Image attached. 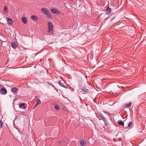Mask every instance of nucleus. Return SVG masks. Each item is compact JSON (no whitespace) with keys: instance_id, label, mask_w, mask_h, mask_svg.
<instances>
[{"instance_id":"aec40b11","label":"nucleus","mask_w":146,"mask_h":146,"mask_svg":"<svg viewBox=\"0 0 146 146\" xmlns=\"http://www.w3.org/2000/svg\"><path fill=\"white\" fill-rule=\"evenodd\" d=\"M132 123H133L132 122H129L128 123V127H131V126L132 125Z\"/></svg>"},{"instance_id":"0eeeda50","label":"nucleus","mask_w":146,"mask_h":146,"mask_svg":"<svg viewBox=\"0 0 146 146\" xmlns=\"http://www.w3.org/2000/svg\"><path fill=\"white\" fill-rule=\"evenodd\" d=\"M7 22L8 25H13L12 19L11 18H8L7 20Z\"/></svg>"},{"instance_id":"412c9836","label":"nucleus","mask_w":146,"mask_h":146,"mask_svg":"<svg viewBox=\"0 0 146 146\" xmlns=\"http://www.w3.org/2000/svg\"><path fill=\"white\" fill-rule=\"evenodd\" d=\"M25 104L21 103L19 105V108H22V107L24 106H25Z\"/></svg>"},{"instance_id":"20e7f679","label":"nucleus","mask_w":146,"mask_h":146,"mask_svg":"<svg viewBox=\"0 0 146 146\" xmlns=\"http://www.w3.org/2000/svg\"><path fill=\"white\" fill-rule=\"evenodd\" d=\"M11 45L13 48L15 49L17 47L18 44L17 42H15L11 43Z\"/></svg>"},{"instance_id":"f03ea898","label":"nucleus","mask_w":146,"mask_h":146,"mask_svg":"<svg viewBox=\"0 0 146 146\" xmlns=\"http://www.w3.org/2000/svg\"><path fill=\"white\" fill-rule=\"evenodd\" d=\"M0 93L3 94H5L7 93L6 88L3 86H2V87L0 90Z\"/></svg>"},{"instance_id":"a211bd4d","label":"nucleus","mask_w":146,"mask_h":146,"mask_svg":"<svg viewBox=\"0 0 146 146\" xmlns=\"http://www.w3.org/2000/svg\"><path fill=\"white\" fill-rule=\"evenodd\" d=\"M54 108L57 110H59L60 109L59 106L57 105H55L54 106Z\"/></svg>"},{"instance_id":"7ed1b4c3","label":"nucleus","mask_w":146,"mask_h":146,"mask_svg":"<svg viewBox=\"0 0 146 146\" xmlns=\"http://www.w3.org/2000/svg\"><path fill=\"white\" fill-rule=\"evenodd\" d=\"M50 10L53 13L57 15H60V13L58 10L55 9H51Z\"/></svg>"},{"instance_id":"2eb2a0df","label":"nucleus","mask_w":146,"mask_h":146,"mask_svg":"<svg viewBox=\"0 0 146 146\" xmlns=\"http://www.w3.org/2000/svg\"><path fill=\"white\" fill-rule=\"evenodd\" d=\"M22 20L24 24H25L27 22V21L25 17H22Z\"/></svg>"},{"instance_id":"9b49d317","label":"nucleus","mask_w":146,"mask_h":146,"mask_svg":"<svg viewBox=\"0 0 146 146\" xmlns=\"http://www.w3.org/2000/svg\"><path fill=\"white\" fill-rule=\"evenodd\" d=\"M82 90L84 91L85 92H87L88 91V89H87L86 87L85 86H83Z\"/></svg>"},{"instance_id":"f257e3e1","label":"nucleus","mask_w":146,"mask_h":146,"mask_svg":"<svg viewBox=\"0 0 146 146\" xmlns=\"http://www.w3.org/2000/svg\"><path fill=\"white\" fill-rule=\"evenodd\" d=\"M48 30L47 31L48 33L50 32V34L49 35H51L53 33V25L50 22H48Z\"/></svg>"},{"instance_id":"b1692460","label":"nucleus","mask_w":146,"mask_h":146,"mask_svg":"<svg viewBox=\"0 0 146 146\" xmlns=\"http://www.w3.org/2000/svg\"><path fill=\"white\" fill-rule=\"evenodd\" d=\"M64 142L63 141H61L59 142V143L60 145H62L63 144Z\"/></svg>"},{"instance_id":"6e6552de","label":"nucleus","mask_w":146,"mask_h":146,"mask_svg":"<svg viewBox=\"0 0 146 146\" xmlns=\"http://www.w3.org/2000/svg\"><path fill=\"white\" fill-rule=\"evenodd\" d=\"M41 10L42 11L43 13L45 14H46V13L48 11L46 8H42L41 9Z\"/></svg>"},{"instance_id":"a878e982","label":"nucleus","mask_w":146,"mask_h":146,"mask_svg":"<svg viewBox=\"0 0 146 146\" xmlns=\"http://www.w3.org/2000/svg\"><path fill=\"white\" fill-rule=\"evenodd\" d=\"M26 108H27V107L26 106H24L23 108H22L23 109H25Z\"/></svg>"},{"instance_id":"1a4fd4ad","label":"nucleus","mask_w":146,"mask_h":146,"mask_svg":"<svg viewBox=\"0 0 146 146\" xmlns=\"http://www.w3.org/2000/svg\"><path fill=\"white\" fill-rule=\"evenodd\" d=\"M58 84H59V85H60V86L62 87H63L64 88H67V87H66V86L64 85V84H63V83L61 81V80H60L58 81Z\"/></svg>"},{"instance_id":"bb28decb","label":"nucleus","mask_w":146,"mask_h":146,"mask_svg":"<svg viewBox=\"0 0 146 146\" xmlns=\"http://www.w3.org/2000/svg\"><path fill=\"white\" fill-rule=\"evenodd\" d=\"M71 1H73V0H71Z\"/></svg>"},{"instance_id":"9d476101","label":"nucleus","mask_w":146,"mask_h":146,"mask_svg":"<svg viewBox=\"0 0 146 146\" xmlns=\"http://www.w3.org/2000/svg\"><path fill=\"white\" fill-rule=\"evenodd\" d=\"M45 15L48 17L50 18H52V15L49 11L48 12H47V13H46V14Z\"/></svg>"},{"instance_id":"f3484780","label":"nucleus","mask_w":146,"mask_h":146,"mask_svg":"<svg viewBox=\"0 0 146 146\" xmlns=\"http://www.w3.org/2000/svg\"><path fill=\"white\" fill-rule=\"evenodd\" d=\"M118 124L122 127H123L124 126V123L123 121H121L119 122Z\"/></svg>"},{"instance_id":"f8f14e48","label":"nucleus","mask_w":146,"mask_h":146,"mask_svg":"<svg viewBox=\"0 0 146 146\" xmlns=\"http://www.w3.org/2000/svg\"><path fill=\"white\" fill-rule=\"evenodd\" d=\"M80 145L82 146H84L86 144V141L83 140L80 141Z\"/></svg>"},{"instance_id":"dca6fc26","label":"nucleus","mask_w":146,"mask_h":146,"mask_svg":"<svg viewBox=\"0 0 146 146\" xmlns=\"http://www.w3.org/2000/svg\"><path fill=\"white\" fill-rule=\"evenodd\" d=\"M131 104H132L131 102H130L128 104H127V103H125V106H126L130 107L131 106Z\"/></svg>"},{"instance_id":"423d86ee","label":"nucleus","mask_w":146,"mask_h":146,"mask_svg":"<svg viewBox=\"0 0 146 146\" xmlns=\"http://www.w3.org/2000/svg\"><path fill=\"white\" fill-rule=\"evenodd\" d=\"M11 91L13 93L16 94L18 90L15 88L13 87L11 88Z\"/></svg>"},{"instance_id":"4be33fe9","label":"nucleus","mask_w":146,"mask_h":146,"mask_svg":"<svg viewBox=\"0 0 146 146\" xmlns=\"http://www.w3.org/2000/svg\"><path fill=\"white\" fill-rule=\"evenodd\" d=\"M36 103H37V104H38V105H39L40 104L41 101L40 100L38 99L37 100V101Z\"/></svg>"},{"instance_id":"393cba45","label":"nucleus","mask_w":146,"mask_h":146,"mask_svg":"<svg viewBox=\"0 0 146 146\" xmlns=\"http://www.w3.org/2000/svg\"><path fill=\"white\" fill-rule=\"evenodd\" d=\"M38 105V104H37V103H36L35 105V106L33 108V109H34Z\"/></svg>"},{"instance_id":"39448f33","label":"nucleus","mask_w":146,"mask_h":146,"mask_svg":"<svg viewBox=\"0 0 146 146\" xmlns=\"http://www.w3.org/2000/svg\"><path fill=\"white\" fill-rule=\"evenodd\" d=\"M102 119L105 123V125L106 126H108L109 125V123L108 122L107 118L104 116L102 117Z\"/></svg>"},{"instance_id":"6ab92c4d","label":"nucleus","mask_w":146,"mask_h":146,"mask_svg":"<svg viewBox=\"0 0 146 146\" xmlns=\"http://www.w3.org/2000/svg\"><path fill=\"white\" fill-rule=\"evenodd\" d=\"M3 126V123L1 120L0 121V128H1Z\"/></svg>"},{"instance_id":"4468645a","label":"nucleus","mask_w":146,"mask_h":146,"mask_svg":"<svg viewBox=\"0 0 146 146\" xmlns=\"http://www.w3.org/2000/svg\"><path fill=\"white\" fill-rule=\"evenodd\" d=\"M111 8H109V7H108V8L107 9L106 13L107 14H109L111 13Z\"/></svg>"},{"instance_id":"5701e85b","label":"nucleus","mask_w":146,"mask_h":146,"mask_svg":"<svg viewBox=\"0 0 146 146\" xmlns=\"http://www.w3.org/2000/svg\"><path fill=\"white\" fill-rule=\"evenodd\" d=\"M4 10L5 12H7V8L6 6H5L4 8Z\"/></svg>"},{"instance_id":"ddd939ff","label":"nucleus","mask_w":146,"mask_h":146,"mask_svg":"<svg viewBox=\"0 0 146 146\" xmlns=\"http://www.w3.org/2000/svg\"><path fill=\"white\" fill-rule=\"evenodd\" d=\"M31 18L34 21H37L38 18L35 15H33L31 17Z\"/></svg>"}]
</instances>
